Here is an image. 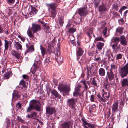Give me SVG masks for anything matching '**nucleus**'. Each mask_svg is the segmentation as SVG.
<instances>
[{
	"instance_id": "1",
	"label": "nucleus",
	"mask_w": 128,
	"mask_h": 128,
	"mask_svg": "<svg viewBox=\"0 0 128 128\" xmlns=\"http://www.w3.org/2000/svg\"><path fill=\"white\" fill-rule=\"evenodd\" d=\"M60 2L59 0H56V2H52L50 3H46V5L48 8L49 12L50 14V16L54 18L56 16L57 14L56 8L58 7L57 3Z\"/></svg>"
},
{
	"instance_id": "2",
	"label": "nucleus",
	"mask_w": 128,
	"mask_h": 128,
	"mask_svg": "<svg viewBox=\"0 0 128 128\" xmlns=\"http://www.w3.org/2000/svg\"><path fill=\"white\" fill-rule=\"evenodd\" d=\"M41 104L38 100H32L30 102L29 106L27 109V112H30L32 110L35 109L39 112L41 110Z\"/></svg>"
},
{
	"instance_id": "3",
	"label": "nucleus",
	"mask_w": 128,
	"mask_h": 128,
	"mask_svg": "<svg viewBox=\"0 0 128 128\" xmlns=\"http://www.w3.org/2000/svg\"><path fill=\"white\" fill-rule=\"evenodd\" d=\"M58 88L60 92H62L63 93V95L64 96L68 94L70 90L69 86L63 84L59 85Z\"/></svg>"
},
{
	"instance_id": "4",
	"label": "nucleus",
	"mask_w": 128,
	"mask_h": 128,
	"mask_svg": "<svg viewBox=\"0 0 128 128\" xmlns=\"http://www.w3.org/2000/svg\"><path fill=\"white\" fill-rule=\"evenodd\" d=\"M119 74L122 78L127 76L128 74V63L126 64L123 67L121 68Z\"/></svg>"
},
{
	"instance_id": "5",
	"label": "nucleus",
	"mask_w": 128,
	"mask_h": 128,
	"mask_svg": "<svg viewBox=\"0 0 128 128\" xmlns=\"http://www.w3.org/2000/svg\"><path fill=\"white\" fill-rule=\"evenodd\" d=\"M77 100V98H72L68 99L67 101V105L71 108L74 110L75 111L76 110L75 107L76 106V102Z\"/></svg>"
},
{
	"instance_id": "6",
	"label": "nucleus",
	"mask_w": 128,
	"mask_h": 128,
	"mask_svg": "<svg viewBox=\"0 0 128 128\" xmlns=\"http://www.w3.org/2000/svg\"><path fill=\"white\" fill-rule=\"evenodd\" d=\"M82 85L79 84L76 86L75 88V91L73 92L74 96H83L84 91H82L81 90Z\"/></svg>"
},
{
	"instance_id": "7",
	"label": "nucleus",
	"mask_w": 128,
	"mask_h": 128,
	"mask_svg": "<svg viewBox=\"0 0 128 128\" xmlns=\"http://www.w3.org/2000/svg\"><path fill=\"white\" fill-rule=\"evenodd\" d=\"M40 64L41 62L40 60H36V59L35 60V62L30 70V72L33 74H35L36 71L38 68V66Z\"/></svg>"
},
{
	"instance_id": "8",
	"label": "nucleus",
	"mask_w": 128,
	"mask_h": 128,
	"mask_svg": "<svg viewBox=\"0 0 128 128\" xmlns=\"http://www.w3.org/2000/svg\"><path fill=\"white\" fill-rule=\"evenodd\" d=\"M2 66H0V68H1V66H2V67H3L2 68V73L3 74L4 72H6L5 73L4 75V78L6 79H8L10 77V74L9 72H8V70H7V72H6V63L2 62Z\"/></svg>"
},
{
	"instance_id": "9",
	"label": "nucleus",
	"mask_w": 128,
	"mask_h": 128,
	"mask_svg": "<svg viewBox=\"0 0 128 128\" xmlns=\"http://www.w3.org/2000/svg\"><path fill=\"white\" fill-rule=\"evenodd\" d=\"M60 52L57 50L56 51V52L53 53L52 55L53 56H55V58L56 59L58 62L62 63L63 61L62 57L60 56Z\"/></svg>"
},
{
	"instance_id": "10",
	"label": "nucleus",
	"mask_w": 128,
	"mask_h": 128,
	"mask_svg": "<svg viewBox=\"0 0 128 128\" xmlns=\"http://www.w3.org/2000/svg\"><path fill=\"white\" fill-rule=\"evenodd\" d=\"M87 76L86 79L88 80L90 76L93 75L94 72L93 71V69H94V66L91 64L89 66H87Z\"/></svg>"
},
{
	"instance_id": "11",
	"label": "nucleus",
	"mask_w": 128,
	"mask_h": 128,
	"mask_svg": "<svg viewBox=\"0 0 128 128\" xmlns=\"http://www.w3.org/2000/svg\"><path fill=\"white\" fill-rule=\"evenodd\" d=\"M78 13L81 17L82 16H85L87 14L88 12L86 8L84 7L78 8Z\"/></svg>"
},
{
	"instance_id": "12",
	"label": "nucleus",
	"mask_w": 128,
	"mask_h": 128,
	"mask_svg": "<svg viewBox=\"0 0 128 128\" xmlns=\"http://www.w3.org/2000/svg\"><path fill=\"white\" fill-rule=\"evenodd\" d=\"M118 101H116L115 102L112 106L111 107L113 114H115L116 112L118 111Z\"/></svg>"
},
{
	"instance_id": "13",
	"label": "nucleus",
	"mask_w": 128,
	"mask_h": 128,
	"mask_svg": "<svg viewBox=\"0 0 128 128\" xmlns=\"http://www.w3.org/2000/svg\"><path fill=\"white\" fill-rule=\"evenodd\" d=\"M46 112L47 114L50 115L55 114L56 112L55 108L54 107H46Z\"/></svg>"
},
{
	"instance_id": "14",
	"label": "nucleus",
	"mask_w": 128,
	"mask_h": 128,
	"mask_svg": "<svg viewBox=\"0 0 128 128\" xmlns=\"http://www.w3.org/2000/svg\"><path fill=\"white\" fill-rule=\"evenodd\" d=\"M33 33H36L40 30H41V26L36 24H32V28H31Z\"/></svg>"
},
{
	"instance_id": "15",
	"label": "nucleus",
	"mask_w": 128,
	"mask_h": 128,
	"mask_svg": "<svg viewBox=\"0 0 128 128\" xmlns=\"http://www.w3.org/2000/svg\"><path fill=\"white\" fill-rule=\"evenodd\" d=\"M106 77L108 78L110 81H111L114 80V74L113 72L110 71H108L107 72Z\"/></svg>"
},
{
	"instance_id": "16",
	"label": "nucleus",
	"mask_w": 128,
	"mask_h": 128,
	"mask_svg": "<svg viewBox=\"0 0 128 128\" xmlns=\"http://www.w3.org/2000/svg\"><path fill=\"white\" fill-rule=\"evenodd\" d=\"M120 44L124 46H126L127 45V41L126 40L124 36V35L121 36L120 37Z\"/></svg>"
},
{
	"instance_id": "17",
	"label": "nucleus",
	"mask_w": 128,
	"mask_h": 128,
	"mask_svg": "<svg viewBox=\"0 0 128 128\" xmlns=\"http://www.w3.org/2000/svg\"><path fill=\"white\" fill-rule=\"evenodd\" d=\"M118 66L117 64L114 63H112L110 65V71L116 73L117 70Z\"/></svg>"
},
{
	"instance_id": "18",
	"label": "nucleus",
	"mask_w": 128,
	"mask_h": 128,
	"mask_svg": "<svg viewBox=\"0 0 128 128\" xmlns=\"http://www.w3.org/2000/svg\"><path fill=\"white\" fill-rule=\"evenodd\" d=\"M106 6V4L105 3H104L102 2V5L99 6V11L101 12L106 11L107 8Z\"/></svg>"
},
{
	"instance_id": "19",
	"label": "nucleus",
	"mask_w": 128,
	"mask_h": 128,
	"mask_svg": "<svg viewBox=\"0 0 128 128\" xmlns=\"http://www.w3.org/2000/svg\"><path fill=\"white\" fill-rule=\"evenodd\" d=\"M61 126L62 128H70V126H72L70 121L64 122L62 124Z\"/></svg>"
},
{
	"instance_id": "20",
	"label": "nucleus",
	"mask_w": 128,
	"mask_h": 128,
	"mask_svg": "<svg viewBox=\"0 0 128 128\" xmlns=\"http://www.w3.org/2000/svg\"><path fill=\"white\" fill-rule=\"evenodd\" d=\"M81 120L82 122H83L84 124L88 126L89 127L91 128H94L95 125L94 124L88 123L83 118L81 119Z\"/></svg>"
},
{
	"instance_id": "21",
	"label": "nucleus",
	"mask_w": 128,
	"mask_h": 128,
	"mask_svg": "<svg viewBox=\"0 0 128 128\" xmlns=\"http://www.w3.org/2000/svg\"><path fill=\"white\" fill-rule=\"evenodd\" d=\"M30 7L31 9V10L29 13L30 15L33 16L35 14L37 13L38 11L35 7L32 5H30Z\"/></svg>"
},
{
	"instance_id": "22",
	"label": "nucleus",
	"mask_w": 128,
	"mask_h": 128,
	"mask_svg": "<svg viewBox=\"0 0 128 128\" xmlns=\"http://www.w3.org/2000/svg\"><path fill=\"white\" fill-rule=\"evenodd\" d=\"M51 92L55 98H58L59 99L61 98V96L58 93L56 90H52L51 91Z\"/></svg>"
},
{
	"instance_id": "23",
	"label": "nucleus",
	"mask_w": 128,
	"mask_h": 128,
	"mask_svg": "<svg viewBox=\"0 0 128 128\" xmlns=\"http://www.w3.org/2000/svg\"><path fill=\"white\" fill-rule=\"evenodd\" d=\"M37 114L36 113L33 112L31 113L30 114H28L27 116H26V117H28L30 118H32L33 119H35L37 117Z\"/></svg>"
},
{
	"instance_id": "24",
	"label": "nucleus",
	"mask_w": 128,
	"mask_h": 128,
	"mask_svg": "<svg viewBox=\"0 0 128 128\" xmlns=\"http://www.w3.org/2000/svg\"><path fill=\"white\" fill-rule=\"evenodd\" d=\"M121 84L122 87L128 86V77L122 80L121 82Z\"/></svg>"
},
{
	"instance_id": "25",
	"label": "nucleus",
	"mask_w": 128,
	"mask_h": 128,
	"mask_svg": "<svg viewBox=\"0 0 128 128\" xmlns=\"http://www.w3.org/2000/svg\"><path fill=\"white\" fill-rule=\"evenodd\" d=\"M120 38L118 37L114 36L111 39L112 42L114 43V44H118L119 42Z\"/></svg>"
},
{
	"instance_id": "26",
	"label": "nucleus",
	"mask_w": 128,
	"mask_h": 128,
	"mask_svg": "<svg viewBox=\"0 0 128 128\" xmlns=\"http://www.w3.org/2000/svg\"><path fill=\"white\" fill-rule=\"evenodd\" d=\"M11 54L12 56H15L17 59H18L20 57V54L15 50H12V51Z\"/></svg>"
},
{
	"instance_id": "27",
	"label": "nucleus",
	"mask_w": 128,
	"mask_h": 128,
	"mask_svg": "<svg viewBox=\"0 0 128 128\" xmlns=\"http://www.w3.org/2000/svg\"><path fill=\"white\" fill-rule=\"evenodd\" d=\"M40 49L41 50L42 55V56L44 57V56L47 53L46 49L42 47L40 45Z\"/></svg>"
},
{
	"instance_id": "28",
	"label": "nucleus",
	"mask_w": 128,
	"mask_h": 128,
	"mask_svg": "<svg viewBox=\"0 0 128 128\" xmlns=\"http://www.w3.org/2000/svg\"><path fill=\"white\" fill-rule=\"evenodd\" d=\"M12 98L17 99L20 96V95L18 91L14 90L12 93Z\"/></svg>"
},
{
	"instance_id": "29",
	"label": "nucleus",
	"mask_w": 128,
	"mask_h": 128,
	"mask_svg": "<svg viewBox=\"0 0 128 128\" xmlns=\"http://www.w3.org/2000/svg\"><path fill=\"white\" fill-rule=\"evenodd\" d=\"M118 44H114L112 46L113 50L114 52V53H116L120 49V47L118 46Z\"/></svg>"
},
{
	"instance_id": "30",
	"label": "nucleus",
	"mask_w": 128,
	"mask_h": 128,
	"mask_svg": "<svg viewBox=\"0 0 128 128\" xmlns=\"http://www.w3.org/2000/svg\"><path fill=\"white\" fill-rule=\"evenodd\" d=\"M99 74L100 76H104L105 74V70L103 68H100L98 70Z\"/></svg>"
},
{
	"instance_id": "31",
	"label": "nucleus",
	"mask_w": 128,
	"mask_h": 128,
	"mask_svg": "<svg viewBox=\"0 0 128 128\" xmlns=\"http://www.w3.org/2000/svg\"><path fill=\"white\" fill-rule=\"evenodd\" d=\"M34 51V48L33 45H32L29 46V47L27 49L25 53H27L28 52H32Z\"/></svg>"
},
{
	"instance_id": "32",
	"label": "nucleus",
	"mask_w": 128,
	"mask_h": 128,
	"mask_svg": "<svg viewBox=\"0 0 128 128\" xmlns=\"http://www.w3.org/2000/svg\"><path fill=\"white\" fill-rule=\"evenodd\" d=\"M110 93H107L106 92H105L104 93H102V96L103 97V98H105V99H108L110 96Z\"/></svg>"
},
{
	"instance_id": "33",
	"label": "nucleus",
	"mask_w": 128,
	"mask_h": 128,
	"mask_svg": "<svg viewBox=\"0 0 128 128\" xmlns=\"http://www.w3.org/2000/svg\"><path fill=\"white\" fill-rule=\"evenodd\" d=\"M83 52L84 51L82 49L79 47L78 48V50L76 52V55L80 56H82L83 54Z\"/></svg>"
},
{
	"instance_id": "34",
	"label": "nucleus",
	"mask_w": 128,
	"mask_h": 128,
	"mask_svg": "<svg viewBox=\"0 0 128 128\" xmlns=\"http://www.w3.org/2000/svg\"><path fill=\"white\" fill-rule=\"evenodd\" d=\"M97 44V48L99 50H102L103 46L104 45V43L101 42H98Z\"/></svg>"
},
{
	"instance_id": "35",
	"label": "nucleus",
	"mask_w": 128,
	"mask_h": 128,
	"mask_svg": "<svg viewBox=\"0 0 128 128\" xmlns=\"http://www.w3.org/2000/svg\"><path fill=\"white\" fill-rule=\"evenodd\" d=\"M27 34L30 38H31L32 39L34 38V34H32L30 29H28L27 31Z\"/></svg>"
},
{
	"instance_id": "36",
	"label": "nucleus",
	"mask_w": 128,
	"mask_h": 128,
	"mask_svg": "<svg viewBox=\"0 0 128 128\" xmlns=\"http://www.w3.org/2000/svg\"><path fill=\"white\" fill-rule=\"evenodd\" d=\"M91 84L93 85L94 86L98 88V86L97 83V81L95 79V78L94 77L92 78V81L91 82Z\"/></svg>"
},
{
	"instance_id": "37",
	"label": "nucleus",
	"mask_w": 128,
	"mask_h": 128,
	"mask_svg": "<svg viewBox=\"0 0 128 128\" xmlns=\"http://www.w3.org/2000/svg\"><path fill=\"white\" fill-rule=\"evenodd\" d=\"M46 90H47V94H48V96L50 93V90H51V87L50 84H46Z\"/></svg>"
},
{
	"instance_id": "38",
	"label": "nucleus",
	"mask_w": 128,
	"mask_h": 128,
	"mask_svg": "<svg viewBox=\"0 0 128 128\" xmlns=\"http://www.w3.org/2000/svg\"><path fill=\"white\" fill-rule=\"evenodd\" d=\"M16 48L17 50H22V46L21 44L18 42H16Z\"/></svg>"
},
{
	"instance_id": "39",
	"label": "nucleus",
	"mask_w": 128,
	"mask_h": 128,
	"mask_svg": "<svg viewBox=\"0 0 128 128\" xmlns=\"http://www.w3.org/2000/svg\"><path fill=\"white\" fill-rule=\"evenodd\" d=\"M124 28L122 27H119L117 28L116 30V32H119L120 34H122V33Z\"/></svg>"
},
{
	"instance_id": "40",
	"label": "nucleus",
	"mask_w": 128,
	"mask_h": 128,
	"mask_svg": "<svg viewBox=\"0 0 128 128\" xmlns=\"http://www.w3.org/2000/svg\"><path fill=\"white\" fill-rule=\"evenodd\" d=\"M3 32H5L7 35L8 34H9L8 31L7 29L6 28L4 29L0 27V33Z\"/></svg>"
},
{
	"instance_id": "41",
	"label": "nucleus",
	"mask_w": 128,
	"mask_h": 128,
	"mask_svg": "<svg viewBox=\"0 0 128 128\" xmlns=\"http://www.w3.org/2000/svg\"><path fill=\"white\" fill-rule=\"evenodd\" d=\"M95 40L96 41H102L103 42H105V40H104L103 38L100 37H97L95 38Z\"/></svg>"
},
{
	"instance_id": "42",
	"label": "nucleus",
	"mask_w": 128,
	"mask_h": 128,
	"mask_svg": "<svg viewBox=\"0 0 128 128\" xmlns=\"http://www.w3.org/2000/svg\"><path fill=\"white\" fill-rule=\"evenodd\" d=\"M50 58L49 57H46L45 59L44 60V64L46 66L48 64L49 62L50 61Z\"/></svg>"
},
{
	"instance_id": "43",
	"label": "nucleus",
	"mask_w": 128,
	"mask_h": 128,
	"mask_svg": "<svg viewBox=\"0 0 128 128\" xmlns=\"http://www.w3.org/2000/svg\"><path fill=\"white\" fill-rule=\"evenodd\" d=\"M4 41L5 42L4 44V46L5 49L6 50H8V44L9 42H8L6 40H5Z\"/></svg>"
},
{
	"instance_id": "44",
	"label": "nucleus",
	"mask_w": 128,
	"mask_h": 128,
	"mask_svg": "<svg viewBox=\"0 0 128 128\" xmlns=\"http://www.w3.org/2000/svg\"><path fill=\"white\" fill-rule=\"evenodd\" d=\"M58 22L60 26H62L64 23L63 18L62 17H61L60 18L58 19Z\"/></svg>"
},
{
	"instance_id": "45",
	"label": "nucleus",
	"mask_w": 128,
	"mask_h": 128,
	"mask_svg": "<svg viewBox=\"0 0 128 128\" xmlns=\"http://www.w3.org/2000/svg\"><path fill=\"white\" fill-rule=\"evenodd\" d=\"M97 96L100 99V100L102 102H107V99H105V98H103V97H101L100 95L99 94H98Z\"/></svg>"
},
{
	"instance_id": "46",
	"label": "nucleus",
	"mask_w": 128,
	"mask_h": 128,
	"mask_svg": "<svg viewBox=\"0 0 128 128\" xmlns=\"http://www.w3.org/2000/svg\"><path fill=\"white\" fill-rule=\"evenodd\" d=\"M44 27L45 29L46 30V32L48 33L50 32V28L48 26H47L45 24L44 25Z\"/></svg>"
},
{
	"instance_id": "47",
	"label": "nucleus",
	"mask_w": 128,
	"mask_h": 128,
	"mask_svg": "<svg viewBox=\"0 0 128 128\" xmlns=\"http://www.w3.org/2000/svg\"><path fill=\"white\" fill-rule=\"evenodd\" d=\"M127 8L128 7L127 6H123L121 8H120L119 11V12L121 14H122V11L127 9Z\"/></svg>"
},
{
	"instance_id": "48",
	"label": "nucleus",
	"mask_w": 128,
	"mask_h": 128,
	"mask_svg": "<svg viewBox=\"0 0 128 128\" xmlns=\"http://www.w3.org/2000/svg\"><path fill=\"white\" fill-rule=\"evenodd\" d=\"M76 29L71 28H69L68 32L70 33H73L75 32L76 31Z\"/></svg>"
},
{
	"instance_id": "49",
	"label": "nucleus",
	"mask_w": 128,
	"mask_h": 128,
	"mask_svg": "<svg viewBox=\"0 0 128 128\" xmlns=\"http://www.w3.org/2000/svg\"><path fill=\"white\" fill-rule=\"evenodd\" d=\"M16 106L18 109H20L21 108L22 105L20 103V102H18L16 104Z\"/></svg>"
},
{
	"instance_id": "50",
	"label": "nucleus",
	"mask_w": 128,
	"mask_h": 128,
	"mask_svg": "<svg viewBox=\"0 0 128 128\" xmlns=\"http://www.w3.org/2000/svg\"><path fill=\"white\" fill-rule=\"evenodd\" d=\"M122 54H119L116 56V60L121 59L122 58Z\"/></svg>"
},
{
	"instance_id": "51",
	"label": "nucleus",
	"mask_w": 128,
	"mask_h": 128,
	"mask_svg": "<svg viewBox=\"0 0 128 128\" xmlns=\"http://www.w3.org/2000/svg\"><path fill=\"white\" fill-rule=\"evenodd\" d=\"M110 109L109 111L107 112L106 114V115H105V116L107 118V119H108L110 116Z\"/></svg>"
},
{
	"instance_id": "52",
	"label": "nucleus",
	"mask_w": 128,
	"mask_h": 128,
	"mask_svg": "<svg viewBox=\"0 0 128 128\" xmlns=\"http://www.w3.org/2000/svg\"><path fill=\"white\" fill-rule=\"evenodd\" d=\"M25 82L23 80H21L20 82V84L22 85L23 87L25 88L26 87Z\"/></svg>"
},
{
	"instance_id": "53",
	"label": "nucleus",
	"mask_w": 128,
	"mask_h": 128,
	"mask_svg": "<svg viewBox=\"0 0 128 128\" xmlns=\"http://www.w3.org/2000/svg\"><path fill=\"white\" fill-rule=\"evenodd\" d=\"M109 84H104V89L106 90L107 91L108 90V88L109 86Z\"/></svg>"
},
{
	"instance_id": "54",
	"label": "nucleus",
	"mask_w": 128,
	"mask_h": 128,
	"mask_svg": "<svg viewBox=\"0 0 128 128\" xmlns=\"http://www.w3.org/2000/svg\"><path fill=\"white\" fill-rule=\"evenodd\" d=\"M7 1L8 4H11L14 3L15 0H7Z\"/></svg>"
},
{
	"instance_id": "55",
	"label": "nucleus",
	"mask_w": 128,
	"mask_h": 128,
	"mask_svg": "<svg viewBox=\"0 0 128 128\" xmlns=\"http://www.w3.org/2000/svg\"><path fill=\"white\" fill-rule=\"evenodd\" d=\"M47 51L50 54L52 52V49L51 48L50 46H48L47 49Z\"/></svg>"
},
{
	"instance_id": "56",
	"label": "nucleus",
	"mask_w": 128,
	"mask_h": 128,
	"mask_svg": "<svg viewBox=\"0 0 128 128\" xmlns=\"http://www.w3.org/2000/svg\"><path fill=\"white\" fill-rule=\"evenodd\" d=\"M107 28H105L103 30L102 33L104 36H106V34L107 31Z\"/></svg>"
},
{
	"instance_id": "57",
	"label": "nucleus",
	"mask_w": 128,
	"mask_h": 128,
	"mask_svg": "<svg viewBox=\"0 0 128 128\" xmlns=\"http://www.w3.org/2000/svg\"><path fill=\"white\" fill-rule=\"evenodd\" d=\"M113 15L115 17H118L120 16L119 14L116 12H113Z\"/></svg>"
},
{
	"instance_id": "58",
	"label": "nucleus",
	"mask_w": 128,
	"mask_h": 128,
	"mask_svg": "<svg viewBox=\"0 0 128 128\" xmlns=\"http://www.w3.org/2000/svg\"><path fill=\"white\" fill-rule=\"evenodd\" d=\"M90 100L91 102L94 101V95H92L90 96Z\"/></svg>"
},
{
	"instance_id": "59",
	"label": "nucleus",
	"mask_w": 128,
	"mask_h": 128,
	"mask_svg": "<svg viewBox=\"0 0 128 128\" xmlns=\"http://www.w3.org/2000/svg\"><path fill=\"white\" fill-rule=\"evenodd\" d=\"M96 107V106L95 104H93L92 106H90L89 107V111L90 112H92V110L91 109H92V108H95Z\"/></svg>"
},
{
	"instance_id": "60",
	"label": "nucleus",
	"mask_w": 128,
	"mask_h": 128,
	"mask_svg": "<svg viewBox=\"0 0 128 128\" xmlns=\"http://www.w3.org/2000/svg\"><path fill=\"white\" fill-rule=\"evenodd\" d=\"M12 10L10 9H8L7 10V12H8V14L9 16H10L12 14Z\"/></svg>"
},
{
	"instance_id": "61",
	"label": "nucleus",
	"mask_w": 128,
	"mask_h": 128,
	"mask_svg": "<svg viewBox=\"0 0 128 128\" xmlns=\"http://www.w3.org/2000/svg\"><path fill=\"white\" fill-rule=\"evenodd\" d=\"M112 6L114 7V9L116 10H118V6L117 4H114L112 5Z\"/></svg>"
},
{
	"instance_id": "62",
	"label": "nucleus",
	"mask_w": 128,
	"mask_h": 128,
	"mask_svg": "<svg viewBox=\"0 0 128 128\" xmlns=\"http://www.w3.org/2000/svg\"><path fill=\"white\" fill-rule=\"evenodd\" d=\"M124 101L123 100L121 99L120 102V104L122 106H124Z\"/></svg>"
},
{
	"instance_id": "63",
	"label": "nucleus",
	"mask_w": 128,
	"mask_h": 128,
	"mask_svg": "<svg viewBox=\"0 0 128 128\" xmlns=\"http://www.w3.org/2000/svg\"><path fill=\"white\" fill-rule=\"evenodd\" d=\"M94 60L98 62H100L101 59L100 57H98L97 58H95Z\"/></svg>"
},
{
	"instance_id": "64",
	"label": "nucleus",
	"mask_w": 128,
	"mask_h": 128,
	"mask_svg": "<svg viewBox=\"0 0 128 128\" xmlns=\"http://www.w3.org/2000/svg\"><path fill=\"white\" fill-rule=\"evenodd\" d=\"M110 50H107L106 54V56H108L110 54Z\"/></svg>"
}]
</instances>
